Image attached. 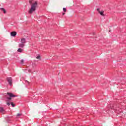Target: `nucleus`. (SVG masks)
<instances>
[{
    "instance_id": "39448f33",
    "label": "nucleus",
    "mask_w": 126,
    "mask_h": 126,
    "mask_svg": "<svg viewBox=\"0 0 126 126\" xmlns=\"http://www.w3.org/2000/svg\"><path fill=\"white\" fill-rule=\"evenodd\" d=\"M16 34V32H11L10 35L12 37H15Z\"/></svg>"
},
{
    "instance_id": "2eb2a0df",
    "label": "nucleus",
    "mask_w": 126,
    "mask_h": 126,
    "mask_svg": "<svg viewBox=\"0 0 126 126\" xmlns=\"http://www.w3.org/2000/svg\"><path fill=\"white\" fill-rule=\"evenodd\" d=\"M11 105L12 107H14L15 106L14 104H13V102H11Z\"/></svg>"
},
{
    "instance_id": "9b49d317",
    "label": "nucleus",
    "mask_w": 126,
    "mask_h": 126,
    "mask_svg": "<svg viewBox=\"0 0 126 126\" xmlns=\"http://www.w3.org/2000/svg\"><path fill=\"white\" fill-rule=\"evenodd\" d=\"M36 59H37V60H41V56L38 55L36 57Z\"/></svg>"
},
{
    "instance_id": "f3484780",
    "label": "nucleus",
    "mask_w": 126,
    "mask_h": 126,
    "mask_svg": "<svg viewBox=\"0 0 126 126\" xmlns=\"http://www.w3.org/2000/svg\"><path fill=\"white\" fill-rule=\"evenodd\" d=\"M29 72H31V70H29Z\"/></svg>"
},
{
    "instance_id": "9d476101",
    "label": "nucleus",
    "mask_w": 126,
    "mask_h": 126,
    "mask_svg": "<svg viewBox=\"0 0 126 126\" xmlns=\"http://www.w3.org/2000/svg\"><path fill=\"white\" fill-rule=\"evenodd\" d=\"M1 10L4 12V13H6V11L5 10V9L3 8H1Z\"/></svg>"
},
{
    "instance_id": "f03ea898",
    "label": "nucleus",
    "mask_w": 126,
    "mask_h": 126,
    "mask_svg": "<svg viewBox=\"0 0 126 126\" xmlns=\"http://www.w3.org/2000/svg\"><path fill=\"white\" fill-rule=\"evenodd\" d=\"M7 94H8L9 97H10L7 98V99H8L9 101H10V100H11V98H12L13 97H15V95L12 93H7Z\"/></svg>"
},
{
    "instance_id": "0eeeda50",
    "label": "nucleus",
    "mask_w": 126,
    "mask_h": 126,
    "mask_svg": "<svg viewBox=\"0 0 126 126\" xmlns=\"http://www.w3.org/2000/svg\"><path fill=\"white\" fill-rule=\"evenodd\" d=\"M21 43L22 44H24H24H25V43H26L25 38H22L21 39Z\"/></svg>"
},
{
    "instance_id": "7ed1b4c3",
    "label": "nucleus",
    "mask_w": 126,
    "mask_h": 126,
    "mask_svg": "<svg viewBox=\"0 0 126 126\" xmlns=\"http://www.w3.org/2000/svg\"><path fill=\"white\" fill-rule=\"evenodd\" d=\"M7 81L10 85H12V78L11 77L7 78Z\"/></svg>"
},
{
    "instance_id": "4468645a",
    "label": "nucleus",
    "mask_w": 126,
    "mask_h": 126,
    "mask_svg": "<svg viewBox=\"0 0 126 126\" xmlns=\"http://www.w3.org/2000/svg\"><path fill=\"white\" fill-rule=\"evenodd\" d=\"M63 11H64V12H66V8H63Z\"/></svg>"
},
{
    "instance_id": "a211bd4d",
    "label": "nucleus",
    "mask_w": 126,
    "mask_h": 126,
    "mask_svg": "<svg viewBox=\"0 0 126 126\" xmlns=\"http://www.w3.org/2000/svg\"><path fill=\"white\" fill-rule=\"evenodd\" d=\"M64 14H65V13H63V15H64Z\"/></svg>"
},
{
    "instance_id": "1a4fd4ad",
    "label": "nucleus",
    "mask_w": 126,
    "mask_h": 126,
    "mask_svg": "<svg viewBox=\"0 0 126 126\" xmlns=\"http://www.w3.org/2000/svg\"><path fill=\"white\" fill-rule=\"evenodd\" d=\"M23 51V49L21 48H19L17 50V51L19 52V53H22Z\"/></svg>"
},
{
    "instance_id": "f257e3e1",
    "label": "nucleus",
    "mask_w": 126,
    "mask_h": 126,
    "mask_svg": "<svg viewBox=\"0 0 126 126\" xmlns=\"http://www.w3.org/2000/svg\"><path fill=\"white\" fill-rule=\"evenodd\" d=\"M29 3L32 5L31 7L29 9L28 11V13L29 14H32V13L36 11L37 7H38V2L37 1L33 2V0H30L29 1Z\"/></svg>"
},
{
    "instance_id": "6e6552de",
    "label": "nucleus",
    "mask_w": 126,
    "mask_h": 126,
    "mask_svg": "<svg viewBox=\"0 0 126 126\" xmlns=\"http://www.w3.org/2000/svg\"><path fill=\"white\" fill-rule=\"evenodd\" d=\"M25 45L23 43H19V47L20 48H23V47H24Z\"/></svg>"
},
{
    "instance_id": "6ab92c4d",
    "label": "nucleus",
    "mask_w": 126,
    "mask_h": 126,
    "mask_svg": "<svg viewBox=\"0 0 126 126\" xmlns=\"http://www.w3.org/2000/svg\"><path fill=\"white\" fill-rule=\"evenodd\" d=\"M12 32H15V31H12Z\"/></svg>"
},
{
    "instance_id": "20e7f679",
    "label": "nucleus",
    "mask_w": 126,
    "mask_h": 126,
    "mask_svg": "<svg viewBox=\"0 0 126 126\" xmlns=\"http://www.w3.org/2000/svg\"><path fill=\"white\" fill-rule=\"evenodd\" d=\"M97 10L98 12L100 14V15H102V16H105V15L104 14L103 11H101V10L99 8L97 9Z\"/></svg>"
},
{
    "instance_id": "ddd939ff",
    "label": "nucleus",
    "mask_w": 126,
    "mask_h": 126,
    "mask_svg": "<svg viewBox=\"0 0 126 126\" xmlns=\"http://www.w3.org/2000/svg\"><path fill=\"white\" fill-rule=\"evenodd\" d=\"M6 103H7V106L10 105V103H9V101H8V100L6 101Z\"/></svg>"
},
{
    "instance_id": "dca6fc26",
    "label": "nucleus",
    "mask_w": 126,
    "mask_h": 126,
    "mask_svg": "<svg viewBox=\"0 0 126 126\" xmlns=\"http://www.w3.org/2000/svg\"><path fill=\"white\" fill-rule=\"evenodd\" d=\"M20 116H21V114H20V113H18L17 114V117H20Z\"/></svg>"
},
{
    "instance_id": "f8f14e48",
    "label": "nucleus",
    "mask_w": 126,
    "mask_h": 126,
    "mask_svg": "<svg viewBox=\"0 0 126 126\" xmlns=\"http://www.w3.org/2000/svg\"><path fill=\"white\" fill-rule=\"evenodd\" d=\"M23 63H24V60L23 59H22L20 62L21 64H23Z\"/></svg>"
},
{
    "instance_id": "423d86ee",
    "label": "nucleus",
    "mask_w": 126,
    "mask_h": 126,
    "mask_svg": "<svg viewBox=\"0 0 126 126\" xmlns=\"http://www.w3.org/2000/svg\"><path fill=\"white\" fill-rule=\"evenodd\" d=\"M0 113L4 114V109L3 108V107H0Z\"/></svg>"
}]
</instances>
